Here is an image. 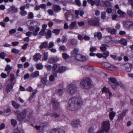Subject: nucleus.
I'll list each match as a JSON object with an SVG mask.
<instances>
[{
    "label": "nucleus",
    "instance_id": "nucleus-1",
    "mask_svg": "<svg viewBox=\"0 0 133 133\" xmlns=\"http://www.w3.org/2000/svg\"><path fill=\"white\" fill-rule=\"evenodd\" d=\"M82 104L80 97L73 98L69 101L66 107L70 110L74 111L79 108Z\"/></svg>",
    "mask_w": 133,
    "mask_h": 133
},
{
    "label": "nucleus",
    "instance_id": "nucleus-2",
    "mask_svg": "<svg viewBox=\"0 0 133 133\" xmlns=\"http://www.w3.org/2000/svg\"><path fill=\"white\" fill-rule=\"evenodd\" d=\"M101 128V129H99L98 131L96 133H103L104 132H108L110 128L109 121H104L102 124Z\"/></svg>",
    "mask_w": 133,
    "mask_h": 133
},
{
    "label": "nucleus",
    "instance_id": "nucleus-3",
    "mask_svg": "<svg viewBox=\"0 0 133 133\" xmlns=\"http://www.w3.org/2000/svg\"><path fill=\"white\" fill-rule=\"evenodd\" d=\"M91 81L88 77L83 78L81 81L80 83L81 87L83 89H88L90 88L91 86Z\"/></svg>",
    "mask_w": 133,
    "mask_h": 133
},
{
    "label": "nucleus",
    "instance_id": "nucleus-4",
    "mask_svg": "<svg viewBox=\"0 0 133 133\" xmlns=\"http://www.w3.org/2000/svg\"><path fill=\"white\" fill-rule=\"evenodd\" d=\"M109 83L111 86L114 89H116L118 86L119 85L121 87L123 86V84L120 82H116L115 78H111L109 79L108 81Z\"/></svg>",
    "mask_w": 133,
    "mask_h": 133
},
{
    "label": "nucleus",
    "instance_id": "nucleus-5",
    "mask_svg": "<svg viewBox=\"0 0 133 133\" xmlns=\"http://www.w3.org/2000/svg\"><path fill=\"white\" fill-rule=\"evenodd\" d=\"M77 89V87L75 85H70L66 87V92L69 95H73L76 92Z\"/></svg>",
    "mask_w": 133,
    "mask_h": 133
},
{
    "label": "nucleus",
    "instance_id": "nucleus-6",
    "mask_svg": "<svg viewBox=\"0 0 133 133\" xmlns=\"http://www.w3.org/2000/svg\"><path fill=\"white\" fill-rule=\"evenodd\" d=\"M40 23L39 22H34V36L38 35L40 28L39 26Z\"/></svg>",
    "mask_w": 133,
    "mask_h": 133
},
{
    "label": "nucleus",
    "instance_id": "nucleus-7",
    "mask_svg": "<svg viewBox=\"0 0 133 133\" xmlns=\"http://www.w3.org/2000/svg\"><path fill=\"white\" fill-rule=\"evenodd\" d=\"M27 110L25 109L21 112L19 115H17V120L21 121L24 119L26 116Z\"/></svg>",
    "mask_w": 133,
    "mask_h": 133
},
{
    "label": "nucleus",
    "instance_id": "nucleus-8",
    "mask_svg": "<svg viewBox=\"0 0 133 133\" xmlns=\"http://www.w3.org/2000/svg\"><path fill=\"white\" fill-rule=\"evenodd\" d=\"M99 21L98 18H95L94 19L89 20L88 23L89 24L94 26H98L99 25Z\"/></svg>",
    "mask_w": 133,
    "mask_h": 133
},
{
    "label": "nucleus",
    "instance_id": "nucleus-9",
    "mask_svg": "<svg viewBox=\"0 0 133 133\" xmlns=\"http://www.w3.org/2000/svg\"><path fill=\"white\" fill-rule=\"evenodd\" d=\"M75 57L77 60L80 61H85L87 60L86 57L81 54H77Z\"/></svg>",
    "mask_w": 133,
    "mask_h": 133
},
{
    "label": "nucleus",
    "instance_id": "nucleus-10",
    "mask_svg": "<svg viewBox=\"0 0 133 133\" xmlns=\"http://www.w3.org/2000/svg\"><path fill=\"white\" fill-rule=\"evenodd\" d=\"M71 124L73 127L77 128L79 126H81L80 121L79 119L74 120L71 122Z\"/></svg>",
    "mask_w": 133,
    "mask_h": 133
},
{
    "label": "nucleus",
    "instance_id": "nucleus-11",
    "mask_svg": "<svg viewBox=\"0 0 133 133\" xmlns=\"http://www.w3.org/2000/svg\"><path fill=\"white\" fill-rule=\"evenodd\" d=\"M102 3L100 4L101 6L105 7H109L111 5V3L109 1L105 0H102Z\"/></svg>",
    "mask_w": 133,
    "mask_h": 133
},
{
    "label": "nucleus",
    "instance_id": "nucleus-12",
    "mask_svg": "<svg viewBox=\"0 0 133 133\" xmlns=\"http://www.w3.org/2000/svg\"><path fill=\"white\" fill-rule=\"evenodd\" d=\"M75 13L76 15V18H79V16H78L79 14L80 16L81 17H82L84 14V12L83 10L81 9H79L78 10H75Z\"/></svg>",
    "mask_w": 133,
    "mask_h": 133
},
{
    "label": "nucleus",
    "instance_id": "nucleus-13",
    "mask_svg": "<svg viewBox=\"0 0 133 133\" xmlns=\"http://www.w3.org/2000/svg\"><path fill=\"white\" fill-rule=\"evenodd\" d=\"M14 84H13L11 82H10L7 84V86L6 87L5 91L6 92L8 93L9 92L11 89L12 88Z\"/></svg>",
    "mask_w": 133,
    "mask_h": 133
},
{
    "label": "nucleus",
    "instance_id": "nucleus-14",
    "mask_svg": "<svg viewBox=\"0 0 133 133\" xmlns=\"http://www.w3.org/2000/svg\"><path fill=\"white\" fill-rule=\"evenodd\" d=\"M123 25L124 27L129 28L132 26H133V22L128 21H125L123 22Z\"/></svg>",
    "mask_w": 133,
    "mask_h": 133
},
{
    "label": "nucleus",
    "instance_id": "nucleus-15",
    "mask_svg": "<svg viewBox=\"0 0 133 133\" xmlns=\"http://www.w3.org/2000/svg\"><path fill=\"white\" fill-rule=\"evenodd\" d=\"M9 13L13 14L17 12V9L15 6H12L11 8L8 9Z\"/></svg>",
    "mask_w": 133,
    "mask_h": 133
},
{
    "label": "nucleus",
    "instance_id": "nucleus-16",
    "mask_svg": "<svg viewBox=\"0 0 133 133\" xmlns=\"http://www.w3.org/2000/svg\"><path fill=\"white\" fill-rule=\"evenodd\" d=\"M124 67L125 70L128 72H130L132 68V65L130 63H128L125 64Z\"/></svg>",
    "mask_w": 133,
    "mask_h": 133
},
{
    "label": "nucleus",
    "instance_id": "nucleus-17",
    "mask_svg": "<svg viewBox=\"0 0 133 133\" xmlns=\"http://www.w3.org/2000/svg\"><path fill=\"white\" fill-rule=\"evenodd\" d=\"M78 27V26L76 24V22L75 21L72 22L69 25V28L71 29H77Z\"/></svg>",
    "mask_w": 133,
    "mask_h": 133
},
{
    "label": "nucleus",
    "instance_id": "nucleus-18",
    "mask_svg": "<svg viewBox=\"0 0 133 133\" xmlns=\"http://www.w3.org/2000/svg\"><path fill=\"white\" fill-rule=\"evenodd\" d=\"M57 65L56 64H54L52 67V73L55 75V76H56V74L58 71V70H57Z\"/></svg>",
    "mask_w": 133,
    "mask_h": 133
},
{
    "label": "nucleus",
    "instance_id": "nucleus-19",
    "mask_svg": "<svg viewBox=\"0 0 133 133\" xmlns=\"http://www.w3.org/2000/svg\"><path fill=\"white\" fill-rule=\"evenodd\" d=\"M66 19L68 21H72L73 19V16L72 15L68 14V12L65 13Z\"/></svg>",
    "mask_w": 133,
    "mask_h": 133
},
{
    "label": "nucleus",
    "instance_id": "nucleus-20",
    "mask_svg": "<svg viewBox=\"0 0 133 133\" xmlns=\"http://www.w3.org/2000/svg\"><path fill=\"white\" fill-rule=\"evenodd\" d=\"M100 2V0H96L95 1H93L91 2V5L92 6L94 5V4H95L96 6L101 5L100 4L102 3V0Z\"/></svg>",
    "mask_w": 133,
    "mask_h": 133
},
{
    "label": "nucleus",
    "instance_id": "nucleus-21",
    "mask_svg": "<svg viewBox=\"0 0 133 133\" xmlns=\"http://www.w3.org/2000/svg\"><path fill=\"white\" fill-rule=\"evenodd\" d=\"M58 60L57 57H53L49 58L48 59V61L49 63H52L57 62Z\"/></svg>",
    "mask_w": 133,
    "mask_h": 133
},
{
    "label": "nucleus",
    "instance_id": "nucleus-22",
    "mask_svg": "<svg viewBox=\"0 0 133 133\" xmlns=\"http://www.w3.org/2000/svg\"><path fill=\"white\" fill-rule=\"evenodd\" d=\"M51 101L53 105V108L54 109L56 108L58 105V102L54 98L52 99Z\"/></svg>",
    "mask_w": 133,
    "mask_h": 133
},
{
    "label": "nucleus",
    "instance_id": "nucleus-23",
    "mask_svg": "<svg viewBox=\"0 0 133 133\" xmlns=\"http://www.w3.org/2000/svg\"><path fill=\"white\" fill-rule=\"evenodd\" d=\"M41 57V56L40 54H36L34 55V60L35 61H37L40 60Z\"/></svg>",
    "mask_w": 133,
    "mask_h": 133
},
{
    "label": "nucleus",
    "instance_id": "nucleus-24",
    "mask_svg": "<svg viewBox=\"0 0 133 133\" xmlns=\"http://www.w3.org/2000/svg\"><path fill=\"white\" fill-rule=\"evenodd\" d=\"M48 42H45L42 43L39 46V48L41 49L46 48L48 46Z\"/></svg>",
    "mask_w": 133,
    "mask_h": 133
},
{
    "label": "nucleus",
    "instance_id": "nucleus-25",
    "mask_svg": "<svg viewBox=\"0 0 133 133\" xmlns=\"http://www.w3.org/2000/svg\"><path fill=\"white\" fill-rule=\"evenodd\" d=\"M53 9L54 11L56 12H58L61 10L60 7L58 5H54L53 6Z\"/></svg>",
    "mask_w": 133,
    "mask_h": 133
},
{
    "label": "nucleus",
    "instance_id": "nucleus-26",
    "mask_svg": "<svg viewBox=\"0 0 133 133\" xmlns=\"http://www.w3.org/2000/svg\"><path fill=\"white\" fill-rule=\"evenodd\" d=\"M107 30L109 33L112 34H115L116 32V30L115 29H111L110 28H107Z\"/></svg>",
    "mask_w": 133,
    "mask_h": 133
},
{
    "label": "nucleus",
    "instance_id": "nucleus-27",
    "mask_svg": "<svg viewBox=\"0 0 133 133\" xmlns=\"http://www.w3.org/2000/svg\"><path fill=\"white\" fill-rule=\"evenodd\" d=\"M45 36L47 39L50 38L51 36V31L50 30H48L46 32H45Z\"/></svg>",
    "mask_w": 133,
    "mask_h": 133
},
{
    "label": "nucleus",
    "instance_id": "nucleus-28",
    "mask_svg": "<svg viewBox=\"0 0 133 133\" xmlns=\"http://www.w3.org/2000/svg\"><path fill=\"white\" fill-rule=\"evenodd\" d=\"M66 69V68L64 66H62L59 67L58 69L57 72L62 73L64 72Z\"/></svg>",
    "mask_w": 133,
    "mask_h": 133
},
{
    "label": "nucleus",
    "instance_id": "nucleus-29",
    "mask_svg": "<svg viewBox=\"0 0 133 133\" xmlns=\"http://www.w3.org/2000/svg\"><path fill=\"white\" fill-rule=\"evenodd\" d=\"M117 13L121 17H123L124 16L125 12L122 11L120 9H118L117 11Z\"/></svg>",
    "mask_w": 133,
    "mask_h": 133
},
{
    "label": "nucleus",
    "instance_id": "nucleus-30",
    "mask_svg": "<svg viewBox=\"0 0 133 133\" xmlns=\"http://www.w3.org/2000/svg\"><path fill=\"white\" fill-rule=\"evenodd\" d=\"M111 64L110 63L107 62L103 63L102 64L103 66L108 69H109V68L111 66Z\"/></svg>",
    "mask_w": 133,
    "mask_h": 133
},
{
    "label": "nucleus",
    "instance_id": "nucleus-31",
    "mask_svg": "<svg viewBox=\"0 0 133 133\" xmlns=\"http://www.w3.org/2000/svg\"><path fill=\"white\" fill-rule=\"evenodd\" d=\"M12 105L16 109H18L20 107V105L16 102L15 101H13L12 102Z\"/></svg>",
    "mask_w": 133,
    "mask_h": 133
},
{
    "label": "nucleus",
    "instance_id": "nucleus-32",
    "mask_svg": "<svg viewBox=\"0 0 133 133\" xmlns=\"http://www.w3.org/2000/svg\"><path fill=\"white\" fill-rule=\"evenodd\" d=\"M109 47L106 44H102V46L100 47L101 50L102 51H104L106 50L107 47Z\"/></svg>",
    "mask_w": 133,
    "mask_h": 133
},
{
    "label": "nucleus",
    "instance_id": "nucleus-33",
    "mask_svg": "<svg viewBox=\"0 0 133 133\" xmlns=\"http://www.w3.org/2000/svg\"><path fill=\"white\" fill-rule=\"evenodd\" d=\"M94 37H97L98 39L100 40L102 37V35L99 32H98L97 33H96L94 35Z\"/></svg>",
    "mask_w": 133,
    "mask_h": 133
},
{
    "label": "nucleus",
    "instance_id": "nucleus-34",
    "mask_svg": "<svg viewBox=\"0 0 133 133\" xmlns=\"http://www.w3.org/2000/svg\"><path fill=\"white\" fill-rule=\"evenodd\" d=\"M119 43L123 45H126L127 44V41L124 39H122L119 41Z\"/></svg>",
    "mask_w": 133,
    "mask_h": 133
},
{
    "label": "nucleus",
    "instance_id": "nucleus-35",
    "mask_svg": "<svg viewBox=\"0 0 133 133\" xmlns=\"http://www.w3.org/2000/svg\"><path fill=\"white\" fill-rule=\"evenodd\" d=\"M118 69V68L117 67L111 64V66H110L108 70L112 71H114L117 69Z\"/></svg>",
    "mask_w": 133,
    "mask_h": 133
},
{
    "label": "nucleus",
    "instance_id": "nucleus-36",
    "mask_svg": "<svg viewBox=\"0 0 133 133\" xmlns=\"http://www.w3.org/2000/svg\"><path fill=\"white\" fill-rule=\"evenodd\" d=\"M116 113L114 111H112L110 112L109 117L110 120H113L114 117L115 116Z\"/></svg>",
    "mask_w": 133,
    "mask_h": 133
},
{
    "label": "nucleus",
    "instance_id": "nucleus-37",
    "mask_svg": "<svg viewBox=\"0 0 133 133\" xmlns=\"http://www.w3.org/2000/svg\"><path fill=\"white\" fill-rule=\"evenodd\" d=\"M70 42L71 44L72 45H76L77 44V41L74 39H71L70 41Z\"/></svg>",
    "mask_w": 133,
    "mask_h": 133
},
{
    "label": "nucleus",
    "instance_id": "nucleus-38",
    "mask_svg": "<svg viewBox=\"0 0 133 133\" xmlns=\"http://www.w3.org/2000/svg\"><path fill=\"white\" fill-rule=\"evenodd\" d=\"M37 69L38 70H41L43 69V65L42 63H39L37 64L36 65Z\"/></svg>",
    "mask_w": 133,
    "mask_h": 133
},
{
    "label": "nucleus",
    "instance_id": "nucleus-39",
    "mask_svg": "<svg viewBox=\"0 0 133 133\" xmlns=\"http://www.w3.org/2000/svg\"><path fill=\"white\" fill-rule=\"evenodd\" d=\"M127 14L130 17L133 18V11L132 10L128 9Z\"/></svg>",
    "mask_w": 133,
    "mask_h": 133
},
{
    "label": "nucleus",
    "instance_id": "nucleus-40",
    "mask_svg": "<svg viewBox=\"0 0 133 133\" xmlns=\"http://www.w3.org/2000/svg\"><path fill=\"white\" fill-rule=\"evenodd\" d=\"M48 52H45L43 54V59L44 61L47 60L48 58Z\"/></svg>",
    "mask_w": 133,
    "mask_h": 133
},
{
    "label": "nucleus",
    "instance_id": "nucleus-41",
    "mask_svg": "<svg viewBox=\"0 0 133 133\" xmlns=\"http://www.w3.org/2000/svg\"><path fill=\"white\" fill-rule=\"evenodd\" d=\"M109 52L108 51H106L104 52L102 54L103 57L104 58H105L109 56Z\"/></svg>",
    "mask_w": 133,
    "mask_h": 133
},
{
    "label": "nucleus",
    "instance_id": "nucleus-42",
    "mask_svg": "<svg viewBox=\"0 0 133 133\" xmlns=\"http://www.w3.org/2000/svg\"><path fill=\"white\" fill-rule=\"evenodd\" d=\"M126 111L124 110L123 111L122 113L120 115L119 118L120 119H122L123 118L124 116L125 115L126 112Z\"/></svg>",
    "mask_w": 133,
    "mask_h": 133
},
{
    "label": "nucleus",
    "instance_id": "nucleus-43",
    "mask_svg": "<svg viewBox=\"0 0 133 133\" xmlns=\"http://www.w3.org/2000/svg\"><path fill=\"white\" fill-rule=\"evenodd\" d=\"M45 127V126H43L42 125L39 126H36L35 127V128L38 130H39L40 131H41Z\"/></svg>",
    "mask_w": 133,
    "mask_h": 133
},
{
    "label": "nucleus",
    "instance_id": "nucleus-44",
    "mask_svg": "<svg viewBox=\"0 0 133 133\" xmlns=\"http://www.w3.org/2000/svg\"><path fill=\"white\" fill-rule=\"evenodd\" d=\"M78 50V49L76 48H74L73 50L71 52V54L72 55H75L77 54Z\"/></svg>",
    "mask_w": 133,
    "mask_h": 133
},
{
    "label": "nucleus",
    "instance_id": "nucleus-45",
    "mask_svg": "<svg viewBox=\"0 0 133 133\" xmlns=\"http://www.w3.org/2000/svg\"><path fill=\"white\" fill-rule=\"evenodd\" d=\"M54 45V43L52 42H50L48 45V47L49 49H50L51 48L53 47Z\"/></svg>",
    "mask_w": 133,
    "mask_h": 133
},
{
    "label": "nucleus",
    "instance_id": "nucleus-46",
    "mask_svg": "<svg viewBox=\"0 0 133 133\" xmlns=\"http://www.w3.org/2000/svg\"><path fill=\"white\" fill-rule=\"evenodd\" d=\"M67 40V36H63L62 39V42L63 43H66Z\"/></svg>",
    "mask_w": 133,
    "mask_h": 133
},
{
    "label": "nucleus",
    "instance_id": "nucleus-47",
    "mask_svg": "<svg viewBox=\"0 0 133 133\" xmlns=\"http://www.w3.org/2000/svg\"><path fill=\"white\" fill-rule=\"evenodd\" d=\"M10 76L11 77L10 79L8 80V82H10V81L12 82L15 79L14 74H11L10 75Z\"/></svg>",
    "mask_w": 133,
    "mask_h": 133
},
{
    "label": "nucleus",
    "instance_id": "nucleus-48",
    "mask_svg": "<svg viewBox=\"0 0 133 133\" xmlns=\"http://www.w3.org/2000/svg\"><path fill=\"white\" fill-rule=\"evenodd\" d=\"M6 56V54L4 52H2L0 53V58L4 59Z\"/></svg>",
    "mask_w": 133,
    "mask_h": 133
},
{
    "label": "nucleus",
    "instance_id": "nucleus-49",
    "mask_svg": "<svg viewBox=\"0 0 133 133\" xmlns=\"http://www.w3.org/2000/svg\"><path fill=\"white\" fill-rule=\"evenodd\" d=\"M102 91L103 92L108 93L110 91V90L108 88L104 87L103 88Z\"/></svg>",
    "mask_w": 133,
    "mask_h": 133
},
{
    "label": "nucleus",
    "instance_id": "nucleus-50",
    "mask_svg": "<svg viewBox=\"0 0 133 133\" xmlns=\"http://www.w3.org/2000/svg\"><path fill=\"white\" fill-rule=\"evenodd\" d=\"M47 76L44 77L42 79L41 82L44 84H45L47 82Z\"/></svg>",
    "mask_w": 133,
    "mask_h": 133
},
{
    "label": "nucleus",
    "instance_id": "nucleus-51",
    "mask_svg": "<svg viewBox=\"0 0 133 133\" xmlns=\"http://www.w3.org/2000/svg\"><path fill=\"white\" fill-rule=\"evenodd\" d=\"M11 51L12 52L15 54H18L19 53V51L17 49L13 48L11 50Z\"/></svg>",
    "mask_w": 133,
    "mask_h": 133
},
{
    "label": "nucleus",
    "instance_id": "nucleus-52",
    "mask_svg": "<svg viewBox=\"0 0 133 133\" xmlns=\"http://www.w3.org/2000/svg\"><path fill=\"white\" fill-rule=\"evenodd\" d=\"M111 40L112 38L111 37H105V41L106 43H108L111 41Z\"/></svg>",
    "mask_w": 133,
    "mask_h": 133
},
{
    "label": "nucleus",
    "instance_id": "nucleus-53",
    "mask_svg": "<svg viewBox=\"0 0 133 133\" xmlns=\"http://www.w3.org/2000/svg\"><path fill=\"white\" fill-rule=\"evenodd\" d=\"M11 123L13 126H14L16 125L17 124V122L16 120L12 119L11 120Z\"/></svg>",
    "mask_w": 133,
    "mask_h": 133
},
{
    "label": "nucleus",
    "instance_id": "nucleus-54",
    "mask_svg": "<svg viewBox=\"0 0 133 133\" xmlns=\"http://www.w3.org/2000/svg\"><path fill=\"white\" fill-rule=\"evenodd\" d=\"M45 31H44L42 30L39 33V34L41 36H42L44 35L45 36Z\"/></svg>",
    "mask_w": 133,
    "mask_h": 133
},
{
    "label": "nucleus",
    "instance_id": "nucleus-55",
    "mask_svg": "<svg viewBox=\"0 0 133 133\" xmlns=\"http://www.w3.org/2000/svg\"><path fill=\"white\" fill-rule=\"evenodd\" d=\"M60 30L58 29H55L52 31L53 33L55 34L56 35H58L59 32Z\"/></svg>",
    "mask_w": 133,
    "mask_h": 133
},
{
    "label": "nucleus",
    "instance_id": "nucleus-56",
    "mask_svg": "<svg viewBox=\"0 0 133 133\" xmlns=\"http://www.w3.org/2000/svg\"><path fill=\"white\" fill-rule=\"evenodd\" d=\"M106 17V12H103L101 13V17L102 19H104Z\"/></svg>",
    "mask_w": 133,
    "mask_h": 133
},
{
    "label": "nucleus",
    "instance_id": "nucleus-57",
    "mask_svg": "<svg viewBox=\"0 0 133 133\" xmlns=\"http://www.w3.org/2000/svg\"><path fill=\"white\" fill-rule=\"evenodd\" d=\"M20 14L22 16H25L27 14V13L26 11H22L20 12Z\"/></svg>",
    "mask_w": 133,
    "mask_h": 133
},
{
    "label": "nucleus",
    "instance_id": "nucleus-58",
    "mask_svg": "<svg viewBox=\"0 0 133 133\" xmlns=\"http://www.w3.org/2000/svg\"><path fill=\"white\" fill-rule=\"evenodd\" d=\"M39 76V72L38 71H36L34 72V77H36Z\"/></svg>",
    "mask_w": 133,
    "mask_h": 133
},
{
    "label": "nucleus",
    "instance_id": "nucleus-59",
    "mask_svg": "<svg viewBox=\"0 0 133 133\" xmlns=\"http://www.w3.org/2000/svg\"><path fill=\"white\" fill-rule=\"evenodd\" d=\"M55 77L54 76L52 75H51L49 77V80L50 81L52 82L54 81Z\"/></svg>",
    "mask_w": 133,
    "mask_h": 133
},
{
    "label": "nucleus",
    "instance_id": "nucleus-60",
    "mask_svg": "<svg viewBox=\"0 0 133 133\" xmlns=\"http://www.w3.org/2000/svg\"><path fill=\"white\" fill-rule=\"evenodd\" d=\"M45 66L47 70L49 71L52 68L51 66L50 65H46Z\"/></svg>",
    "mask_w": 133,
    "mask_h": 133
},
{
    "label": "nucleus",
    "instance_id": "nucleus-61",
    "mask_svg": "<svg viewBox=\"0 0 133 133\" xmlns=\"http://www.w3.org/2000/svg\"><path fill=\"white\" fill-rule=\"evenodd\" d=\"M16 32V30L15 29H13L10 30L9 31V33L10 34H14Z\"/></svg>",
    "mask_w": 133,
    "mask_h": 133
},
{
    "label": "nucleus",
    "instance_id": "nucleus-62",
    "mask_svg": "<svg viewBox=\"0 0 133 133\" xmlns=\"http://www.w3.org/2000/svg\"><path fill=\"white\" fill-rule=\"evenodd\" d=\"M12 68V67L10 66L9 65H6L5 68V70L6 71H7L10 70Z\"/></svg>",
    "mask_w": 133,
    "mask_h": 133
},
{
    "label": "nucleus",
    "instance_id": "nucleus-63",
    "mask_svg": "<svg viewBox=\"0 0 133 133\" xmlns=\"http://www.w3.org/2000/svg\"><path fill=\"white\" fill-rule=\"evenodd\" d=\"M112 11V9L110 8H108L106 10L108 14L111 13Z\"/></svg>",
    "mask_w": 133,
    "mask_h": 133
},
{
    "label": "nucleus",
    "instance_id": "nucleus-64",
    "mask_svg": "<svg viewBox=\"0 0 133 133\" xmlns=\"http://www.w3.org/2000/svg\"><path fill=\"white\" fill-rule=\"evenodd\" d=\"M58 130L56 129L51 130L50 133H58Z\"/></svg>",
    "mask_w": 133,
    "mask_h": 133
}]
</instances>
